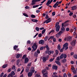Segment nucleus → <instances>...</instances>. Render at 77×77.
Here are the masks:
<instances>
[{
  "instance_id": "obj_38",
  "label": "nucleus",
  "mask_w": 77,
  "mask_h": 77,
  "mask_svg": "<svg viewBox=\"0 0 77 77\" xmlns=\"http://www.w3.org/2000/svg\"><path fill=\"white\" fill-rule=\"evenodd\" d=\"M35 30H36L37 32H38V31H39V29L38 27H37L35 28Z\"/></svg>"
},
{
  "instance_id": "obj_21",
  "label": "nucleus",
  "mask_w": 77,
  "mask_h": 77,
  "mask_svg": "<svg viewBox=\"0 0 77 77\" xmlns=\"http://www.w3.org/2000/svg\"><path fill=\"white\" fill-rule=\"evenodd\" d=\"M32 70H30V71H31L30 72H32V73H33L35 72V70H34L35 67H33L32 68H31V69H32Z\"/></svg>"
},
{
  "instance_id": "obj_2",
  "label": "nucleus",
  "mask_w": 77,
  "mask_h": 77,
  "mask_svg": "<svg viewBox=\"0 0 77 77\" xmlns=\"http://www.w3.org/2000/svg\"><path fill=\"white\" fill-rule=\"evenodd\" d=\"M32 48L33 49L31 51L32 52H33V51H35V50H36L37 48H38V46L36 45V43H34L33 46H32Z\"/></svg>"
},
{
  "instance_id": "obj_11",
  "label": "nucleus",
  "mask_w": 77,
  "mask_h": 77,
  "mask_svg": "<svg viewBox=\"0 0 77 77\" xmlns=\"http://www.w3.org/2000/svg\"><path fill=\"white\" fill-rule=\"evenodd\" d=\"M72 8V11H74V10H75V9H77V6L75 5L72 7H71Z\"/></svg>"
},
{
  "instance_id": "obj_57",
  "label": "nucleus",
  "mask_w": 77,
  "mask_h": 77,
  "mask_svg": "<svg viewBox=\"0 0 77 77\" xmlns=\"http://www.w3.org/2000/svg\"><path fill=\"white\" fill-rule=\"evenodd\" d=\"M21 71V69L20 68H19L17 70V72H20Z\"/></svg>"
},
{
  "instance_id": "obj_54",
  "label": "nucleus",
  "mask_w": 77,
  "mask_h": 77,
  "mask_svg": "<svg viewBox=\"0 0 77 77\" xmlns=\"http://www.w3.org/2000/svg\"><path fill=\"white\" fill-rule=\"evenodd\" d=\"M53 41L54 42H55L56 41V38H54L53 39Z\"/></svg>"
},
{
  "instance_id": "obj_58",
  "label": "nucleus",
  "mask_w": 77,
  "mask_h": 77,
  "mask_svg": "<svg viewBox=\"0 0 77 77\" xmlns=\"http://www.w3.org/2000/svg\"><path fill=\"white\" fill-rule=\"evenodd\" d=\"M36 13H39V12H41V11L39 10H37L36 11Z\"/></svg>"
},
{
  "instance_id": "obj_18",
  "label": "nucleus",
  "mask_w": 77,
  "mask_h": 77,
  "mask_svg": "<svg viewBox=\"0 0 77 77\" xmlns=\"http://www.w3.org/2000/svg\"><path fill=\"white\" fill-rule=\"evenodd\" d=\"M20 56H21V55H20V54H16V58H17V59H19V57H20Z\"/></svg>"
},
{
  "instance_id": "obj_23",
  "label": "nucleus",
  "mask_w": 77,
  "mask_h": 77,
  "mask_svg": "<svg viewBox=\"0 0 77 77\" xmlns=\"http://www.w3.org/2000/svg\"><path fill=\"white\" fill-rule=\"evenodd\" d=\"M55 62L57 64L59 65H61L59 61H55Z\"/></svg>"
},
{
  "instance_id": "obj_41",
  "label": "nucleus",
  "mask_w": 77,
  "mask_h": 77,
  "mask_svg": "<svg viewBox=\"0 0 77 77\" xmlns=\"http://www.w3.org/2000/svg\"><path fill=\"white\" fill-rule=\"evenodd\" d=\"M27 57V55H24L22 57L23 59H25V57Z\"/></svg>"
},
{
  "instance_id": "obj_8",
  "label": "nucleus",
  "mask_w": 77,
  "mask_h": 77,
  "mask_svg": "<svg viewBox=\"0 0 77 77\" xmlns=\"http://www.w3.org/2000/svg\"><path fill=\"white\" fill-rule=\"evenodd\" d=\"M59 1H57L56 3L53 5V7L54 8H57V6H58L59 5Z\"/></svg>"
},
{
  "instance_id": "obj_63",
  "label": "nucleus",
  "mask_w": 77,
  "mask_h": 77,
  "mask_svg": "<svg viewBox=\"0 0 77 77\" xmlns=\"http://www.w3.org/2000/svg\"><path fill=\"white\" fill-rule=\"evenodd\" d=\"M8 75H9L10 77H13V75L11 74V73L9 74Z\"/></svg>"
},
{
  "instance_id": "obj_56",
  "label": "nucleus",
  "mask_w": 77,
  "mask_h": 77,
  "mask_svg": "<svg viewBox=\"0 0 77 77\" xmlns=\"http://www.w3.org/2000/svg\"><path fill=\"white\" fill-rule=\"evenodd\" d=\"M72 70H73V69H75V68H74V66H71V68Z\"/></svg>"
},
{
  "instance_id": "obj_7",
  "label": "nucleus",
  "mask_w": 77,
  "mask_h": 77,
  "mask_svg": "<svg viewBox=\"0 0 77 77\" xmlns=\"http://www.w3.org/2000/svg\"><path fill=\"white\" fill-rule=\"evenodd\" d=\"M76 40H73L72 42L71 43V45L72 47L74 46L75 45V43H76Z\"/></svg>"
},
{
  "instance_id": "obj_40",
  "label": "nucleus",
  "mask_w": 77,
  "mask_h": 77,
  "mask_svg": "<svg viewBox=\"0 0 77 77\" xmlns=\"http://www.w3.org/2000/svg\"><path fill=\"white\" fill-rule=\"evenodd\" d=\"M20 60H18L17 62V65H18L19 64V63H20Z\"/></svg>"
},
{
  "instance_id": "obj_45",
  "label": "nucleus",
  "mask_w": 77,
  "mask_h": 77,
  "mask_svg": "<svg viewBox=\"0 0 77 77\" xmlns=\"http://www.w3.org/2000/svg\"><path fill=\"white\" fill-rule=\"evenodd\" d=\"M72 72H73V74H76V70H75V69H74L72 71Z\"/></svg>"
},
{
  "instance_id": "obj_53",
  "label": "nucleus",
  "mask_w": 77,
  "mask_h": 77,
  "mask_svg": "<svg viewBox=\"0 0 77 77\" xmlns=\"http://www.w3.org/2000/svg\"><path fill=\"white\" fill-rule=\"evenodd\" d=\"M63 77H67V75L66 74L64 73L63 75Z\"/></svg>"
},
{
  "instance_id": "obj_5",
  "label": "nucleus",
  "mask_w": 77,
  "mask_h": 77,
  "mask_svg": "<svg viewBox=\"0 0 77 77\" xmlns=\"http://www.w3.org/2000/svg\"><path fill=\"white\" fill-rule=\"evenodd\" d=\"M51 18H49L48 19L46 20H45L44 22H43V24H45V23H46V24H47L48 23H50L51 21Z\"/></svg>"
},
{
  "instance_id": "obj_32",
  "label": "nucleus",
  "mask_w": 77,
  "mask_h": 77,
  "mask_svg": "<svg viewBox=\"0 0 77 77\" xmlns=\"http://www.w3.org/2000/svg\"><path fill=\"white\" fill-rule=\"evenodd\" d=\"M31 18H34L36 17V16H35V15H34L33 14L31 15Z\"/></svg>"
},
{
  "instance_id": "obj_64",
  "label": "nucleus",
  "mask_w": 77,
  "mask_h": 77,
  "mask_svg": "<svg viewBox=\"0 0 77 77\" xmlns=\"http://www.w3.org/2000/svg\"><path fill=\"white\" fill-rule=\"evenodd\" d=\"M15 68V66H13L12 67V69H14Z\"/></svg>"
},
{
  "instance_id": "obj_16",
  "label": "nucleus",
  "mask_w": 77,
  "mask_h": 77,
  "mask_svg": "<svg viewBox=\"0 0 77 77\" xmlns=\"http://www.w3.org/2000/svg\"><path fill=\"white\" fill-rule=\"evenodd\" d=\"M54 53V51H50L48 53H47V54H48L49 55H50L51 54H53Z\"/></svg>"
},
{
  "instance_id": "obj_12",
  "label": "nucleus",
  "mask_w": 77,
  "mask_h": 77,
  "mask_svg": "<svg viewBox=\"0 0 77 77\" xmlns=\"http://www.w3.org/2000/svg\"><path fill=\"white\" fill-rule=\"evenodd\" d=\"M36 2H37L36 0H32L31 5H35L36 4Z\"/></svg>"
},
{
  "instance_id": "obj_34",
  "label": "nucleus",
  "mask_w": 77,
  "mask_h": 77,
  "mask_svg": "<svg viewBox=\"0 0 77 77\" xmlns=\"http://www.w3.org/2000/svg\"><path fill=\"white\" fill-rule=\"evenodd\" d=\"M61 31H63L64 32V30H65V27H63L61 29Z\"/></svg>"
},
{
  "instance_id": "obj_36",
  "label": "nucleus",
  "mask_w": 77,
  "mask_h": 77,
  "mask_svg": "<svg viewBox=\"0 0 77 77\" xmlns=\"http://www.w3.org/2000/svg\"><path fill=\"white\" fill-rule=\"evenodd\" d=\"M7 66H8V64H5V65H4L2 66V68H6Z\"/></svg>"
},
{
  "instance_id": "obj_3",
  "label": "nucleus",
  "mask_w": 77,
  "mask_h": 77,
  "mask_svg": "<svg viewBox=\"0 0 77 77\" xmlns=\"http://www.w3.org/2000/svg\"><path fill=\"white\" fill-rule=\"evenodd\" d=\"M46 48V50L45 51L46 53L47 54L49 53V50H50V48L48 47V45H46L44 47V48Z\"/></svg>"
},
{
  "instance_id": "obj_20",
  "label": "nucleus",
  "mask_w": 77,
  "mask_h": 77,
  "mask_svg": "<svg viewBox=\"0 0 77 77\" xmlns=\"http://www.w3.org/2000/svg\"><path fill=\"white\" fill-rule=\"evenodd\" d=\"M71 40H72V38L71 37L69 36L67 38V40L69 41H71Z\"/></svg>"
},
{
  "instance_id": "obj_28",
  "label": "nucleus",
  "mask_w": 77,
  "mask_h": 77,
  "mask_svg": "<svg viewBox=\"0 0 77 77\" xmlns=\"http://www.w3.org/2000/svg\"><path fill=\"white\" fill-rule=\"evenodd\" d=\"M48 38V36L47 35L45 37V38L44 39L45 41H47V39Z\"/></svg>"
},
{
  "instance_id": "obj_55",
  "label": "nucleus",
  "mask_w": 77,
  "mask_h": 77,
  "mask_svg": "<svg viewBox=\"0 0 77 77\" xmlns=\"http://www.w3.org/2000/svg\"><path fill=\"white\" fill-rule=\"evenodd\" d=\"M43 49H44V47H41L40 48V50H43Z\"/></svg>"
},
{
  "instance_id": "obj_24",
  "label": "nucleus",
  "mask_w": 77,
  "mask_h": 77,
  "mask_svg": "<svg viewBox=\"0 0 77 77\" xmlns=\"http://www.w3.org/2000/svg\"><path fill=\"white\" fill-rule=\"evenodd\" d=\"M66 59H65V58H64L63 60H62V62L63 63H66Z\"/></svg>"
},
{
  "instance_id": "obj_19",
  "label": "nucleus",
  "mask_w": 77,
  "mask_h": 77,
  "mask_svg": "<svg viewBox=\"0 0 77 77\" xmlns=\"http://www.w3.org/2000/svg\"><path fill=\"white\" fill-rule=\"evenodd\" d=\"M68 46V44L67 43H65L63 45V47H66Z\"/></svg>"
},
{
  "instance_id": "obj_1",
  "label": "nucleus",
  "mask_w": 77,
  "mask_h": 77,
  "mask_svg": "<svg viewBox=\"0 0 77 77\" xmlns=\"http://www.w3.org/2000/svg\"><path fill=\"white\" fill-rule=\"evenodd\" d=\"M59 22H57L55 25V27H56L55 30L56 32H57L59 31L60 28V25H59Z\"/></svg>"
},
{
  "instance_id": "obj_9",
  "label": "nucleus",
  "mask_w": 77,
  "mask_h": 77,
  "mask_svg": "<svg viewBox=\"0 0 77 77\" xmlns=\"http://www.w3.org/2000/svg\"><path fill=\"white\" fill-rule=\"evenodd\" d=\"M48 72H46L45 73L43 74V77H48Z\"/></svg>"
},
{
  "instance_id": "obj_46",
  "label": "nucleus",
  "mask_w": 77,
  "mask_h": 77,
  "mask_svg": "<svg viewBox=\"0 0 77 77\" xmlns=\"http://www.w3.org/2000/svg\"><path fill=\"white\" fill-rule=\"evenodd\" d=\"M73 57L75 59H77V55H74L73 56Z\"/></svg>"
},
{
  "instance_id": "obj_26",
  "label": "nucleus",
  "mask_w": 77,
  "mask_h": 77,
  "mask_svg": "<svg viewBox=\"0 0 77 77\" xmlns=\"http://www.w3.org/2000/svg\"><path fill=\"white\" fill-rule=\"evenodd\" d=\"M60 48H60V45L59 44L57 46V49L59 50H60Z\"/></svg>"
},
{
  "instance_id": "obj_44",
  "label": "nucleus",
  "mask_w": 77,
  "mask_h": 77,
  "mask_svg": "<svg viewBox=\"0 0 77 77\" xmlns=\"http://www.w3.org/2000/svg\"><path fill=\"white\" fill-rule=\"evenodd\" d=\"M31 43V41L30 40H28L27 42V44H30Z\"/></svg>"
},
{
  "instance_id": "obj_4",
  "label": "nucleus",
  "mask_w": 77,
  "mask_h": 77,
  "mask_svg": "<svg viewBox=\"0 0 77 77\" xmlns=\"http://www.w3.org/2000/svg\"><path fill=\"white\" fill-rule=\"evenodd\" d=\"M51 18H49L48 19L46 20H45L44 22H43V24H45V23H46V24H47L48 23H50L51 21Z\"/></svg>"
},
{
  "instance_id": "obj_37",
  "label": "nucleus",
  "mask_w": 77,
  "mask_h": 77,
  "mask_svg": "<svg viewBox=\"0 0 77 77\" xmlns=\"http://www.w3.org/2000/svg\"><path fill=\"white\" fill-rule=\"evenodd\" d=\"M45 29H44L42 30V34H44L45 33Z\"/></svg>"
},
{
  "instance_id": "obj_6",
  "label": "nucleus",
  "mask_w": 77,
  "mask_h": 77,
  "mask_svg": "<svg viewBox=\"0 0 77 77\" xmlns=\"http://www.w3.org/2000/svg\"><path fill=\"white\" fill-rule=\"evenodd\" d=\"M42 59L43 60V62H44V63H45V62H46V61H47V60H48V57H43Z\"/></svg>"
},
{
  "instance_id": "obj_22",
  "label": "nucleus",
  "mask_w": 77,
  "mask_h": 77,
  "mask_svg": "<svg viewBox=\"0 0 77 77\" xmlns=\"http://www.w3.org/2000/svg\"><path fill=\"white\" fill-rule=\"evenodd\" d=\"M64 57V54H61L60 55V59H63Z\"/></svg>"
},
{
  "instance_id": "obj_29",
  "label": "nucleus",
  "mask_w": 77,
  "mask_h": 77,
  "mask_svg": "<svg viewBox=\"0 0 77 77\" xmlns=\"http://www.w3.org/2000/svg\"><path fill=\"white\" fill-rule=\"evenodd\" d=\"M50 2V0H48L47 3L46 4V5L47 6H49V3Z\"/></svg>"
},
{
  "instance_id": "obj_33",
  "label": "nucleus",
  "mask_w": 77,
  "mask_h": 77,
  "mask_svg": "<svg viewBox=\"0 0 77 77\" xmlns=\"http://www.w3.org/2000/svg\"><path fill=\"white\" fill-rule=\"evenodd\" d=\"M55 54L56 55H57L59 54V51L57 50H55Z\"/></svg>"
},
{
  "instance_id": "obj_49",
  "label": "nucleus",
  "mask_w": 77,
  "mask_h": 77,
  "mask_svg": "<svg viewBox=\"0 0 77 77\" xmlns=\"http://www.w3.org/2000/svg\"><path fill=\"white\" fill-rule=\"evenodd\" d=\"M67 56L65 54H64V59H66V58Z\"/></svg>"
},
{
  "instance_id": "obj_39",
  "label": "nucleus",
  "mask_w": 77,
  "mask_h": 77,
  "mask_svg": "<svg viewBox=\"0 0 77 77\" xmlns=\"http://www.w3.org/2000/svg\"><path fill=\"white\" fill-rule=\"evenodd\" d=\"M11 74L12 75H14L15 74V73L14 71H12L11 72Z\"/></svg>"
},
{
  "instance_id": "obj_35",
  "label": "nucleus",
  "mask_w": 77,
  "mask_h": 77,
  "mask_svg": "<svg viewBox=\"0 0 77 77\" xmlns=\"http://www.w3.org/2000/svg\"><path fill=\"white\" fill-rule=\"evenodd\" d=\"M39 5H34L33 6V8H37V7H38L39 6Z\"/></svg>"
},
{
  "instance_id": "obj_52",
  "label": "nucleus",
  "mask_w": 77,
  "mask_h": 77,
  "mask_svg": "<svg viewBox=\"0 0 77 77\" xmlns=\"http://www.w3.org/2000/svg\"><path fill=\"white\" fill-rule=\"evenodd\" d=\"M66 30L67 32H69V28H66Z\"/></svg>"
},
{
  "instance_id": "obj_30",
  "label": "nucleus",
  "mask_w": 77,
  "mask_h": 77,
  "mask_svg": "<svg viewBox=\"0 0 77 77\" xmlns=\"http://www.w3.org/2000/svg\"><path fill=\"white\" fill-rule=\"evenodd\" d=\"M34 56H36V57H38V53L36 51H35L34 53Z\"/></svg>"
},
{
  "instance_id": "obj_60",
  "label": "nucleus",
  "mask_w": 77,
  "mask_h": 77,
  "mask_svg": "<svg viewBox=\"0 0 77 77\" xmlns=\"http://www.w3.org/2000/svg\"><path fill=\"white\" fill-rule=\"evenodd\" d=\"M56 59H57V60H58V61L60 60L59 59V57H57Z\"/></svg>"
},
{
  "instance_id": "obj_10",
  "label": "nucleus",
  "mask_w": 77,
  "mask_h": 77,
  "mask_svg": "<svg viewBox=\"0 0 77 77\" xmlns=\"http://www.w3.org/2000/svg\"><path fill=\"white\" fill-rule=\"evenodd\" d=\"M44 40H42L39 42V44H42V45H44Z\"/></svg>"
},
{
  "instance_id": "obj_25",
  "label": "nucleus",
  "mask_w": 77,
  "mask_h": 77,
  "mask_svg": "<svg viewBox=\"0 0 77 77\" xmlns=\"http://www.w3.org/2000/svg\"><path fill=\"white\" fill-rule=\"evenodd\" d=\"M31 21H33V22H35L36 23H37V22H38V20H36V19H32L31 20Z\"/></svg>"
},
{
  "instance_id": "obj_13",
  "label": "nucleus",
  "mask_w": 77,
  "mask_h": 77,
  "mask_svg": "<svg viewBox=\"0 0 77 77\" xmlns=\"http://www.w3.org/2000/svg\"><path fill=\"white\" fill-rule=\"evenodd\" d=\"M28 62H29V59L27 57H26L25 59L24 63H27Z\"/></svg>"
},
{
  "instance_id": "obj_59",
  "label": "nucleus",
  "mask_w": 77,
  "mask_h": 77,
  "mask_svg": "<svg viewBox=\"0 0 77 77\" xmlns=\"http://www.w3.org/2000/svg\"><path fill=\"white\" fill-rule=\"evenodd\" d=\"M54 59H53L52 58L50 59L49 60V62H51L53 61Z\"/></svg>"
},
{
  "instance_id": "obj_50",
  "label": "nucleus",
  "mask_w": 77,
  "mask_h": 77,
  "mask_svg": "<svg viewBox=\"0 0 77 77\" xmlns=\"http://www.w3.org/2000/svg\"><path fill=\"white\" fill-rule=\"evenodd\" d=\"M37 52L38 54H40V51L38 49L37 50Z\"/></svg>"
},
{
  "instance_id": "obj_15",
  "label": "nucleus",
  "mask_w": 77,
  "mask_h": 77,
  "mask_svg": "<svg viewBox=\"0 0 77 77\" xmlns=\"http://www.w3.org/2000/svg\"><path fill=\"white\" fill-rule=\"evenodd\" d=\"M30 70V67H26L25 71L27 72H28Z\"/></svg>"
},
{
  "instance_id": "obj_31",
  "label": "nucleus",
  "mask_w": 77,
  "mask_h": 77,
  "mask_svg": "<svg viewBox=\"0 0 77 77\" xmlns=\"http://www.w3.org/2000/svg\"><path fill=\"white\" fill-rule=\"evenodd\" d=\"M46 69H43L42 71V74H44L45 72L46 71Z\"/></svg>"
},
{
  "instance_id": "obj_47",
  "label": "nucleus",
  "mask_w": 77,
  "mask_h": 77,
  "mask_svg": "<svg viewBox=\"0 0 77 77\" xmlns=\"http://www.w3.org/2000/svg\"><path fill=\"white\" fill-rule=\"evenodd\" d=\"M4 75V72H2L0 75V77H3V75Z\"/></svg>"
},
{
  "instance_id": "obj_42",
  "label": "nucleus",
  "mask_w": 77,
  "mask_h": 77,
  "mask_svg": "<svg viewBox=\"0 0 77 77\" xmlns=\"http://www.w3.org/2000/svg\"><path fill=\"white\" fill-rule=\"evenodd\" d=\"M23 15L24 16H25V17H28V15H27V14H26V13H23Z\"/></svg>"
},
{
  "instance_id": "obj_51",
  "label": "nucleus",
  "mask_w": 77,
  "mask_h": 77,
  "mask_svg": "<svg viewBox=\"0 0 77 77\" xmlns=\"http://www.w3.org/2000/svg\"><path fill=\"white\" fill-rule=\"evenodd\" d=\"M72 15H73V13L72 12H70L69 14V15L70 16H72Z\"/></svg>"
},
{
  "instance_id": "obj_43",
  "label": "nucleus",
  "mask_w": 77,
  "mask_h": 77,
  "mask_svg": "<svg viewBox=\"0 0 77 77\" xmlns=\"http://www.w3.org/2000/svg\"><path fill=\"white\" fill-rule=\"evenodd\" d=\"M52 16H54V15H56V12L54 11L52 12Z\"/></svg>"
},
{
  "instance_id": "obj_62",
  "label": "nucleus",
  "mask_w": 77,
  "mask_h": 77,
  "mask_svg": "<svg viewBox=\"0 0 77 77\" xmlns=\"http://www.w3.org/2000/svg\"><path fill=\"white\" fill-rule=\"evenodd\" d=\"M11 71V69H9L8 70V72H10Z\"/></svg>"
},
{
  "instance_id": "obj_27",
  "label": "nucleus",
  "mask_w": 77,
  "mask_h": 77,
  "mask_svg": "<svg viewBox=\"0 0 77 77\" xmlns=\"http://www.w3.org/2000/svg\"><path fill=\"white\" fill-rule=\"evenodd\" d=\"M18 47V46L17 45H15L14 46L13 48H14V50H17V48Z\"/></svg>"
},
{
  "instance_id": "obj_61",
  "label": "nucleus",
  "mask_w": 77,
  "mask_h": 77,
  "mask_svg": "<svg viewBox=\"0 0 77 77\" xmlns=\"http://www.w3.org/2000/svg\"><path fill=\"white\" fill-rule=\"evenodd\" d=\"M45 18L46 19H47V20H48V15H46L45 17Z\"/></svg>"
},
{
  "instance_id": "obj_17",
  "label": "nucleus",
  "mask_w": 77,
  "mask_h": 77,
  "mask_svg": "<svg viewBox=\"0 0 77 77\" xmlns=\"http://www.w3.org/2000/svg\"><path fill=\"white\" fill-rule=\"evenodd\" d=\"M32 73L31 72H29L28 73V77H32Z\"/></svg>"
},
{
  "instance_id": "obj_14",
  "label": "nucleus",
  "mask_w": 77,
  "mask_h": 77,
  "mask_svg": "<svg viewBox=\"0 0 77 77\" xmlns=\"http://www.w3.org/2000/svg\"><path fill=\"white\" fill-rule=\"evenodd\" d=\"M52 69H55V70H57V67L56 66L54 65L52 66Z\"/></svg>"
},
{
  "instance_id": "obj_48",
  "label": "nucleus",
  "mask_w": 77,
  "mask_h": 77,
  "mask_svg": "<svg viewBox=\"0 0 77 77\" xmlns=\"http://www.w3.org/2000/svg\"><path fill=\"white\" fill-rule=\"evenodd\" d=\"M42 36V34L41 33H40L38 34V37L39 38H41Z\"/></svg>"
}]
</instances>
